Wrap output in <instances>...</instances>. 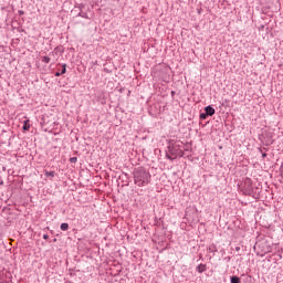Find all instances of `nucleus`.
Segmentation results:
<instances>
[{
    "mask_svg": "<svg viewBox=\"0 0 283 283\" xmlns=\"http://www.w3.org/2000/svg\"><path fill=\"white\" fill-rule=\"evenodd\" d=\"M230 283H240V277L235 276V275L231 276L230 277Z\"/></svg>",
    "mask_w": 283,
    "mask_h": 283,
    "instance_id": "423d86ee",
    "label": "nucleus"
},
{
    "mask_svg": "<svg viewBox=\"0 0 283 283\" xmlns=\"http://www.w3.org/2000/svg\"><path fill=\"white\" fill-rule=\"evenodd\" d=\"M196 271L198 273H205V271H207V265L201 263L196 268Z\"/></svg>",
    "mask_w": 283,
    "mask_h": 283,
    "instance_id": "39448f33",
    "label": "nucleus"
},
{
    "mask_svg": "<svg viewBox=\"0 0 283 283\" xmlns=\"http://www.w3.org/2000/svg\"><path fill=\"white\" fill-rule=\"evenodd\" d=\"M240 250V248H235V251H239Z\"/></svg>",
    "mask_w": 283,
    "mask_h": 283,
    "instance_id": "f3484780",
    "label": "nucleus"
},
{
    "mask_svg": "<svg viewBox=\"0 0 283 283\" xmlns=\"http://www.w3.org/2000/svg\"><path fill=\"white\" fill-rule=\"evenodd\" d=\"M43 240H50V235L43 234Z\"/></svg>",
    "mask_w": 283,
    "mask_h": 283,
    "instance_id": "ddd939ff",
    "label": "nucleus"
},
{
    "mask_svg": "<svg viewBox=\"0 0 283 283\" xmlns=\"http://www.w3.org/2000/svg\"><path fill=\"white\" fill-rule=\"evenodd\" d=\"M175 154H176V156H182V150H179V151H177Z\"/></svg>",
    "mask_w": 283,
    "mask_h": 283,
    "instance_id": "4468645a",
    "label": "nucleus"
},
{
    "mask_svg": "<svg viewBox=\"0 0 283 283\" xmlns=\"http://www.w3.org/2000/svg\"><path fill=\"white\" fill-rule=\"evenodd\" d=\"M65 72H67V69H66V65L64 64V65H63V69H62V71H61V74H65Z\"/></svg>",
    "mask_w": 283,
    "mask_h": 283,
    "instance_id": "f8f14e48",
    "label": "nucleus"
},
{
    "mask_svg": "<svg viewBox=\"0 0 283 283\" xmlns=\"http://www.w3.org/2000/svg\"><path fill=\"white\" fill-rule=\"evenodd\" d=\"M210 251H212V252H213V249H211V248H210Z\"/></svg>",
    "mask_w": 283,
    "mask_h": 283,
    "instance_id": "6ab92c4d",
    "label": "nucleus"
},
{
    "mask_svg": "<svg viewBox=\"0 0 283 283\" xmlns=\"http://www.w3.org/2000/svg\"><path fill=\"white\" fill-rule=\"evenodd\" d=\"M238 187L244 196H253L255 193V189H258V186L253 184V180L251 178H244L241 181L238 182Z\"/></svg>",
    "mask_w": 283,
    "mask_h": 283,
    "instance_id": "f257e3e1",
    "label": "nucleus"
},
{
    "mask_svg": "<svg viewBox=\"0 0 283 283\" xmlns=\"http://www.w3.org/2000/svg\"><path fill=\"white\" fill-rule=\"evenodd\" d=\"M281 169H282V171H283V167H282Z\"/></svg>",
    "mask_w": 283,
    "mask_h": 283,
    "instance_id": "412c9836",
    "label": "nucleus"
},
{
    "mask_svg": "<svg viewBox=\"0 0 283 283\" xmlns=\"http://www.w3.org/2000/svg\"><path fill=\"white\" fill-rule=\"evenodd\" d=\"M0 185H3V181H0Z\"/></svg>",
    "mask_w": 283,
    "mask_h": 283,
    "instance_id": "a211bd4d",
    "label": "nucleus"
},
{
    "mask_svg": "<svg viewBox=\"0 0 283 283\" xmlns=\"http://www.w3.org/2000/svg\"><path fill=\"white\" fill-rule=\"evenodd\" d=\"M196 207L186 208L185 218L186 220H195L196 217Z\"/></svg>",
    "mask_w": 283,
    "mask_h": 283,
    "instance_id": "f03ea898",
    "label": "nucleus"
},
{
    "mask_svg": "<svg viewBox=\"0 0 283 283\" xmlns=\"http://www.w3.org/2000/svg\"><path fill=\"white\" fill-rule=\"evenodd\" d=\"M20 17H23V14H25V12H23L22 10L18 11Z\"/></svg>",
    "mask_w": 283,
    "mask_h": 283,
    "instance_id": "2eb2a0df",
    "label": "nucleus"
},
{
    "mask_svg": "<svg viewBox=\"0 0 283 283\" xmlns=\"http://www.w3.org/2000/svg\"><path fill=\"white\" fill-rule=\"evenodd\" d=\"M205 112H206V115L213 116V114H216V108H213L211 106H207V107H205Z\"/></svg>",
    "mask_w": 283,
    "mask_h": 283,
    "instance_id": "20e7f679",
    "label": "nucleus"
},
{
    "mask_svg": "<svg viewBox=\"0 0 283 283\" xmlns=\"http://www.w3.org/2000/svg\"><path fill=\"white\" fill-rule=\"evenodd\" d=\"M133 181L135 182V185H137V187H144L145 185L149 184L148 178H134Z\"/></svg>",
    "mask_w": 283,
    "mask_h": 283,
    "instance_id": "7ed1b4c3",
    "label": "nucleus"
},
{
    "mask_svg": "<svg viewBox=\"0 0 283 283\" xmlns=\"http://www.w3.org/2000/svg\"><path fill=\"white\" fill-rule=\"evenodd\" d=\"M55 76H61V73H60V72H56V73H55Z\"/></svg>",
    "mask_w": 283,
    "mask_h": 283,
    "instance_id": "dca6fc26",
    "label": "nucleus"
},
{
    "mask_svg": "<svg viewBox=\"0 0 283 283\" xmlns=\"http://www.w3.org/2000/svg\"><path fill=\"white\" fill-rule=\"evenodd\" d=\"M42 61H43V63H50V57L44 56V57L42 59Z\"/></svg>",
    "mask_w": 283,
    "mask_h": 283,
    "instance_id": "9b49d317",
    "label": "nucleus"
},
{
    "mask_svg": "<svg viewBox=\"0 0 283 283\" xmlns=\"http://www.w3.org/2000/svg\"><path fill=\"white\" fill-rule=\"evenodd\" d=\"M210 251H212V252H213V249H211V248H210Z\"/></svg>",
    "mask_w": 283,
    "mask_h": 283,
    "instance_id": "aec40b11",
    "label": "nucleus"
},
{
    "mask_svg": "<svg viewBox=\"0 0 283 283\" xmlns=\"http://www.w3.org/2000/svg\"><path fill=\"white\" fill-rule=\"evenodd\" d=\"M23 129L24 132H28L30 129V120H24Z\"/></svg>",
    "mask_w": 283,
    "mask_h": 283,
    "instance_id": "6e6552de",
    "label": "nucleus"
},
{
    "mask_svg": "<svg viewBox=\"0 0 283 283\" xmlns=\"http://www.w3.org/2000/svg\"><path fill=\"white\" fill-rule=\"evenodd\" d=\"M60 229H61V231H67V229H70V224H67V223H62V224L60 226Z\"/></svg>",
    "mask_w": 283,
    "mask_h": 283,
    "instance_id": "0eeeda50",
    "label": "nucleus"
},
{
    "mask_svg": "<svg viewBox=\"0 0 283 283\" xmlns=\"http://www.w3.org/2000/svg\"><path fill=\"white\" fill-rule=\"evenodd\" d=\"M207 116H208L207 113H201V114H200V119H201V120H205V119L207 118Z\"/></svg>",
    "mask_w": 283,
    "mask_h": 283,
    "instance_id": "9d476101",
    "label": "nucleus"
},
{
    "mask_svg": "<svg viewBox=\"0 0 283 283\" xmlns=\"http://www.w3.org/2000/svg\"><path fill=\"white\" fill-rule=\"evenodd\" d=\"M77 161H78V158H76V157L70 158V163H72V164H76Z\"/></svg>",
    "mask_w": 283,
    "mask_h": 283,
    "instance_id": "1a4fd4ad",
    "label": "nucleus"
}]
</instances>
